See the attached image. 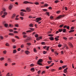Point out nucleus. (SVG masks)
I'll return each mask as SVG.
<instances>
[{
	"label": "nucleus",
	"mask_w": 76,
	"mask_h": 76,
	"mask_svg": "<svg viewBox=\"0 0 76 76\" xmlns=\"http://www.w3.org/2000/svg\"><path fill=\"white\" fill-rule=\"evenodd\" d=\"M29 29H30V30L27 31H26V32L27 33H28V32L30 33V32H33V31H35V28H29Z\"/></svg>",
	"instance_id": "1"
},
{
	"label": "nucleus",
	"mask_w": 76,
	"mask_h": 76,
	"mask_svg": "<svg viewBox=\"0 0 76 76\" xmlns=\"http://www.w3.org/2000/svg\"><path fill=\"white\" fill-rule=\"evenodd\" d=\"M64 16H65V15H60L56 18L55 19L56 20H58V19H61V18H63V17H64Z\"/></svg>",
	"instance_id": "2"
},
{
	"label": "nucleus",
	"mask_w": 76,
	"mask_h": 76,
	"mask_svg": "<svg viewBox=\"0 0 76 76\" xmlns=\"http://www.w3.org/2000/svg\"><path fill=\"white\" fill-rule=\"evenodd\" d=\"M43 61L42 59H39L37 61V64H39V65H40V66H42V64L41 63Z\"/></svg>",
	"instance_id": "3"
},
{
	"label": "nucleus",
	"mask_w": 76,
	"mask_h": 76,
	"mask_svg": "<svg viewBox=\"0 0 76 76\" xmlns=\"http://www.w3.org/2000/svg\"><path fill=\"white\" fill-rule=\"evenodd\" d=\"M42 19H41V18H38L36 19V20H35V22H38L41 20Z\"/></svg>",
	"instance_id": "4"
},
{
	"label": "nucleus",
	"mask_w": 76,
	"mask_h": 76,
	"mask_svg": "<svg viewBox=\"0 0 76 76\" xmlns=\"http://www.w3.org/2000/svg\"><path fill=\"white\" fill-rule=\"evenodd\" d=\"M26 10H27V12H31V8L29 7L26 8Z\"/></svg>",
	"instance_id": "5"
},
{
	"label": "nucleus",
	"mask_w": 76,
	"mask_h": 76,
	"mask_svg": "<svg viewBox=\"0 0 76 76\" xmlns=\"http://www.w3.org/2000/svg\"><path fill=\"white\" fill-rule=\"evenodd\" d=\"M68 69V68H67V67H66V69H64V73H67V70Z\"/></svg>",
	"instance_id": "6"
},
{
	"label": "nucleus",
	"mask_w": 76,
	"mask_h": 76,
	"mask_svg": "<svg viewBox=\"0 0 76 76\" xmlns=\"http://www.w3.org/2000/svg\"><path fill=\"white\" fill-rule=\"evenodd\" d=\"M25 53L27 55H29V53H30V52H29V50H26L25 51Z\"/></svg>",
	"instance_id": "7"
},
{
	"label": "nucleus",
	"mask_w": 76,
	"mask_h": 76,
	"mask_svg": "<svg viewBox=\"0 0 76 76\" xmlns=\"http://www.w3.org/2000/svg\"><path fill=\"white\" fill-rule=\"evenodd\" d=\"M20 15L21 16H24V15H25V13L23 12H21L20 13Z\"/></svg>",
	"instance_id": "8"
},
{
	"label": "nucleus",
	"mask_w": 76,
	"mask_h": 76,
	"mask_svg": "<svg viewBox=\"0 0 76 76\" xmlns=\"http://www.w3.org/2000/svg\"><path fill=\"white\" fill-rule=\"evenodd\" d=\"M42 39V37H39L37 38H36V40L37 41H39L40 39Z\"/></svg>",
	"instance_id": "9"
},
{
	"label": "nucleus",
	"mask_w": 76,
	"mask_h": 76,
	"mask_svg": "<svg viewBox=\"0 0 76 76\" xmlns=\"http://www.w3.org/2000/svg\"><path fill=\"white\" fill-rule=\"evenodd\" d=\"M30 70L32 72H35V69L34 68H32Z\"/></svg>",
	"instance_id": "10"
},
{
	"label": "nucleus",
	"mask_w": 76,
	"mask_h": 76,
	"mask_svg": "<svg viewBox=\"0 0 76 76\" xmlns=\"http://www.w3.org/2000/svg\"><path fill=\"white\" fill-rule=\"evenodd\" d=\"M33 25H34V24L32 23H30L29 25V26H30V27H31V28H32L34 27Z\"/></svg>",
	"instance_id": "11"
},
{
	"label": "nucleus",
	"mask_w": 76,
	"mask_h": 76,
	"mask_svg": "<svg viewBox=\"0 0 76 76\" xmlns=\"http://www.w3.org/2000/svg\"><path fill=\"white\" fill-rule=\"evenodd\" d=\"M13 7V5H10L9 6V9H10V10H11L12 9V8Z\"/></svg>",
	"instance_id": "12"
},
{
	"label": "nucleus",
	"mask_w": 76,
	"mask_h": 76,
	"mask_svg": "<svg viewBox=\"0 0 76 76\" xmlns=\"http://www.w3.org/2000/svg\"><path fill=\"white\" fill-rule=\"evenodd\" d=\"M49 38L50 41H54V38H53V37H50Z\"/></svg>",
	"instance_id": "13"
},
{
	"label": "nucleus",
	"mask_w": 76,
	"mask_h": 76,
	"mask_svg": "<svg viewBox=\"0 0 76 76\" xmlns=\"http://www.w3.org/2000/svg\"><path fill=\"white\" fill-rule=\"evenodd\" d=\"M15 16H16V14H14L12 15V19H13V18H15Z\"/></svg>",
	"instance_id": "14"
},
{
	"label": "nucleus",
	"mask_w": 76,
	"mask_h": 76,
	"mask_svg": "<svg viewBox=\"0 0 76 76\" xmlns=\"http://www.w3.org/2000/svg\"><path fill=\"white\" fill-rule=\"evenodd\" d=\"M69 45H70L71 47H72V48L73 47V45H72V44L71 43L69 42Z\"/></svg>",
	"instance_id": "15"
},
{
	"label": "nucleus",
	"mask_w": 76,
	"mask_h": 76,
	"mask_svg": "<svg viewBox=\"0 0 76 76\" xmlns=\"http://www.w3.org/2000/svg\"><path fill=\"white\" fill-rule=\"evenodd\" d=\"M9 26L10 28H13V25L12 24H10L9 25Z\"/></svg>",
	"instance_id": "16"
},
{
	"label": "nucleus",
	"mask_w": 76,
	"mask_h": 76,
	"mask_svg": "<svg viewBox=\"0 0 76 76\" xmlns=\"http://www.w3.org/2000/svg\"><path fill=\"white\" fill-rule=\"evenodd\" d=\"M4 26H5V27L6 28H7V27H8V24L7 23H5L4 24Z\"/></svg>",
	"instance_id": "17"
},
{
	"label": "nucleus",
	"mask_w": 76,
	"mask_h": 76,
	"mask_svg": "<svg viewBox=\"0 0 76 76\" xmlns=\"http://www.w3.org/2000/svg\"><path fill=\"white\" fill-rule=\"evenodd\" d=\"M14 26L15 27H17V28H18V27H19V24H15L14 25Z\"/></svg>",
	"instance_id": "18"
},
{
	"label": "nucleus",
	"mask_w": 76,
	"mask_h": 76,
	"mask_svg": "<svg viewBox=\"0 0 76 76\" xmlns=\"http://www.w3.org/2000/svg\"><path fill=\"white\" fill-rule=\"evenodd\" d=\"M33 51L34 53H37V50H36V48H34L33 49Z\"/></svg>",
	"instance_id": "19"
},
{
	"label": "nucleus",
	"mask_w": 76,
	"mask_h": 76,
	"mask_svg": "<svg viewBox=\"0 0 76 76\" xmlns=\"http://www.w3.org/2000/svg\"><path fill=\"white\" fill-rule=\"evenodd\" d=\"M16 52H17L16 50V49H14L13 50V53L15 54V53H16Z\"/></svg>",
	"instance_id": "20"
},
{
	"label": "nucleus",
	"mask_w": 76,
	"mask_h": 76,
	"mask_svg": "<svg viewBox=\"0 0 76 76\" xmlns=\"http://www.w3.org/2000/svg\"><path fill=\"white\" fill-rule=\"evenodd\" d=\"M75 31V30H71L70 31H69V33H71V32H74Z\"/></svg>",
	"instance_id": "21"
},
{
	"label": "nucleus",
	"mask_w": 76,
	"mask_h": 76,
	"mask_svg": "<svg viewBox=\"0 0 76 76\" xmlns=\"http://www.w3.org/2000/svg\"><path fill=\"white\" fill-rule=\"evenodd\" d=\"M28 3L29 1H25L23 2V4H27V3Z\"/></svg>",
	"instance_id": "22"
},
{
	"label": "nucleus",
	"mask_w": 76,
	"mask_h": 76,
	"mask_svg": "<svg viewBox=\"0 0 76 76\" xmlns=\"http://www.w3.org/2000/svg\"><path fill=\"white\" fill-rule=\"evenodd\" d=\"M21 12H26V11L25 10L22 9L20 10Z\"/></svg>",
	"instance_id": "23"
},
{
	"label": "nucleus",
	"mask_w": 76,
	"mask_h": 76,
	"mask_svg": "<svg viewBox=\"0 0 76 76\" xmlns=\"http://www.w3.org/2000/svg\"><path fill=\"white\" fill-rule=\"evenodd\" d=\"M9 74L10 73H8L6 75V76H12L13 75V74H11V75H9Z\"/></svg>",
	"instance_id": "24"
},
{
	"label": "nucleus",
	"mask_w": 76,
	"mask_h": 76,
	"mask_svg": "<svg viewBox=\"0 0 76 76\" xmlns=\"http://www.w3.org/2000/svg\"><path fill=\"white\" fill-rule=\"evenodd\" d=\"M34 4H35L36 5H39V2H35L34 3Z\"/></svg>",
	"instance_id": "25"
},
{
	"label": "nucleus",
	"mask_w": 76,
	"mask_h": 76,
	"mask_svg": "<svg viewBox=\"0 0 76 76\" xmlns=\"http://www.w3.org/2000/svg\"><path fill=\"white\" fill-rule=\"evenodd\" d=\"M29 40L28 39H27L25 40V42H29Z\"/></svg>",
	"instance_id": "26"
},
{
	"label": "nucleus",
	"mask_w": 76,
	"mask_h": 76,
	"mask_svg": "<svg viewBox=\"0 0 76 76\" xmlns=\"http://www.w3.org/2000/svg\"><path fill=\"white\" fill-rule=\"evenodd\" d=\"M34 36L36 38H38L39 37L38 34H36Z\"/></svg>",
	"instance_id": "27"
},
{
	"label": "nucleus",
	"mask_w": 76,
	"mask_h": 76,
	"mask_svg": "<svg viewBox=\"0 0 76 76\" xmlns=\"http://www.w3.org/2000/svg\"><path fill=\"white\" fill-rule=\"evenodd\" d=\"M9 35H11V36H13L14 35V34L13 33H10L9 34Z\"/></svg>",
	"instance_id": "28"
},
{
	"label": "nucleus",
	"mask_w": 76,
	"mask_h": 76,
	"mask_svg": "<svg viewBox=\"0 0 76 76\" xmlns=\"http://www.w3.org/2000/svg\"><path fill=\"white\" fill-rule=\"evenodd\" d=\"M4 60V58H0V60L1 61H3V60Z\"/></svg>",
	"instance_id": "29"
},
{
	"label": "nucleus",
	"mask_w": 76,
	"mask_h": 76,
	"mask_svg": "<svg viewBox=\"0 0 76 76\" xmlns=\"http://www.w3.org/2000/svg\"><path fill=\"white\" fill-rule=\"evenodd\" d=\"M7 12H5L3 13V15H5V16H6V15H7Z\"/></svg>",
	"instance_id": "30"
},
{
	"label": "nucleus",
	"mask_w": 76,
	"mask_h": 76,
	"mask_svg": "<svg viewBox=\"0 0 76 76\" xmlns=\"http://www.w3.org/2000/svg\"><path fill=\"white\" fill-rule=\"evenodd\" d=\"M48 6V5L47 4H45L44 5V7H47Z\"/></svg>",
	"instance_id": "31"
},
{
	"label": "nucleus",
	"mask_w": 76,
	"mask_h": 76,
	"mask_svg": "<svg viewBox=\"0 0 76 76\" xmlns=\"http://www.w3.org/2000/svg\"><path fill=\"white\" fill-rule=\"evenodd\" d=\"M49 48H50V47L49 46H47L46 50H47V51H48V50H49Z\"/></svg>",
	"instance_id": "32"
},
{
	"label": "nucleus",
	"mask_w": 76,
	"mask_h": 76,
	"mask_svg": "<svg viewBox=\"0 0 76 76\" xmlns=\"http://www.w3.org/2000/svg\"><path fill=\"white\" fill-rule=\"evenodd\" d=\"M3 11H1L0 13V16H1L2 15H3Z\"/></svg>",
	"instance_id": "33"
},
{
	"label": "nucleus",
	"mask_w": 76,
	"mask_h": 76,
	"mask_svg": "<svg viewBox=\"0 0 76 76\" xmlns=\"http://www.w3.org/2000/svg\"><path fill=\"white\" fill-rule=\"evenodd\" d=\"M55 39L56 40V41H58V40H59V39H58V38H57V37H55Z\"/></svg>",
	"instance_id": "34"
},
{
	"label": "nucleus",
	"mask_w": 76,
	"mask_h": 76,
	"mask_svg": "<svg viewBox=\"0 0 76 76\" xmlns=\"http://www.w3.org/2000/svg\"><path fill=\"white\" fill-rule=\"evenodd\" d=\"M46 14L48 16H50V12H46Z\"/></svg>",
	"instance_id": "35"
},
{
	"label": "nucleus",
	"mask_w": 76,
	"mask_h": 76,
	"mask_svg": "<svg viewBox=\"0 0 76 76\" xmlns=\"http://www.w3.org/2000/svg\"><path fill=\"white\" fill-rule=\"evenodd\" d=\"M42 10L44 12H47V9H43Z\"/></svg>",
	"instance_id": "36"
},
{
	"label": "nucleus",
	"mask_w": 76,
	"mask_h": 76,
	"mask_svg": "<svg viewBox=\"0 0 76 76\" xmlns=\"http://www.w3.org/2000/svg\"><path fill=\"white\" fill-rule=\"evenodd\" d=\"M67 67L66 65H64L62 66L63 69H64L65 67Z\"/></svg>",
	"instance_id": "37"
},
{
	"label": "nucleus",
	"mask_w": 76,
	"mask_h": 76,
	"mask_svg": "<svg viewBox=\"0 0 76 76\" xmlns=\"http://www.w3.org/2000/svg\"><path fill=\"white\" fill-rule=\"evenodd\" d=\"M51 72H54V71H56V69H52L51 70Z\"/></svg>",
	"instance_id": "38"
},
{
	"label": "nucleus",
	"mask_w": 76,
	"mask_h": 76,
	"mask_svg": "<svg viewBox=\"0 0 76 76\" xmlns=\"http://www.w3.org/2000/svg\"><path fill=\"white\" fill-rule=\"evenodd\" d=\"M3 53L4 54H6V53H7V51L6 50H5L3 51Z\"/></svg>",
	"instance_id": "39"
},
{
	"label": "nucleus",
	"mask_w": 76,
	"mask_h": 76,
	"mask_svg": "<svg viewBox=\"0 0 76 76\" xmlns=\"http://www.w3.org/2000/svg\"><path fill=\"white\" fill-rule=\"evenodd\" d=\"M15 38H16L18 39H19V37L18 36H15Z\"/></svg>",
	"instance_id": "40"
},
{
	"label": "nucleus",
	"mask_w": 76,
	"mask_h": 76,
	"mask_svg": "<svg viewBox=\"0 0 76 76\" xmlns=\"http://www.w3.org/2000/svg\"><path fill=\"white\" fill-rule=\"evenodd\" d=\"M30 67H33L34 66V64H31L30 65Z\"/></svg>",
	"instance_id": "41"
},
{
	"label": "nucleus",
	"mask_w": 76,
	"mask_h": 76,
	"mask_svg": "<svg viewBox=\"0 0 76 76\" xmlns=\"http://www.w3.org/2000/svg\"><path fill=\"white\" fill-rule=\"evenodd\" d=\"M58 31L59 32H62V31H63V29H59Z\"/></svg>",
	"instance_id": "42"
},
{
	"label": "nucleus",
	"mask_w": 76,
	"mask_h": 76,
	"mask_svg": "<svg viewBox=\"0 0 76 76\" xmlns=\"http://www.w3.org/2000/svg\"><path fill=\"white\" fill-rule=\"evenodd\" d=\"M66 29H63V32H66Z\"/></svg>",
	"instance_id": "43"
},
{
	"label": "nucleus",
	"mask_w": 76,
	"mask_h": 76,
	"mask_svg": "<svg viewBox=\"0 0 76 76\" xmlns=\"http://www.w3.org/2000/svg\"><path fill=\"white\" fill-rule=\"evenodd\" d=\"M63 38L64 39H65V40H66V41L67 40V38L65 37H63Z\"/></svg>",
	"instance_id": "44"
},
{
	"label": "nucleus",
	"mask_w": 76,
	"mask_h": 76,
	"mask_svg": "<svg viewBox=\"0 0 76 76\" xmlns=\"http://www.w3.org/2000/svg\"><path fill=\"white\" fill-rule=\"evenodd\" d=\"M0 38L1 40H3V36H0Z\"/></svg>",
	"instance_id": "45"
},
{
	"label": "nucleus",
	"mask_w": 76,
	"mask_h": 76,
	"mask_svg": "<svg viewBox=\"0 0 76 76\" xmlns=\"http://www.w3.org/2000/svg\"><path fill=\"white\" fill-rule=\"evenodd\" d=\"M47 53V51H44L43 52V53L44 54H46V53Z\"/></svg>",
	"instance_id": "46"
},
{
	"label": "nucleus",
	"mask_w": 76,
	"mask_h": 76,
	"mask_svg": "<svg viewBox=\"0 0 76 76\" xmlns=\"http://www.w3.org/2000/svg\"><path fill=\"white\" fill-rule=\"evenodd\" d=\"M69 39H70V40H72V39H73V37H71L70 38H69Z\"/></svg>",
	"instance_id": "47"
},
{
	"label": "nucleus",
	"mask_w": 76,
	"mask_h": 76,
	"mask_svg": "<svg viewBox=\"0 0 76 76\" xmlns=\"http://www.w3.org/2000/svg\"><path fill=\"white\" fill-rule=\"evenodd\" d=\"M45 71H42V75L43 74H45Z\"/></svg>",
	"instance_id": "48"
},
{
	"label": "nucleus",
	"mask_w": 76,
	"mask_h": 76,
	"mask_svg": "<svg viewBox=\"0 0 76 76\" xmlns=\"http://www.w3.org/2000/svg\"><path fill=\"white\" fill-rule=\"evenodd\" d=\"M58 2H59V1L58 0H56L55 1V3H58Z\"/></svg>",
	"instance_id": "49"
},
{
	"label": "nucleus",
	"mask_w": 76,
	"mask_h": 76,
	"mask_svg": "<svg viewBox=\"0 0 76 76\" xmlns=\"http://www.w3.org/2000/svg\"><path fill=\"white\" fill-rule=\"evenodd\" d=\"M55 54H56V56H58V53H57V52H55Z\"/></svg>",
	"instance_id": "50"
},
{
	"label": "nucleus",
	"mask_w": 76,
	"mask_h": 76,
	"mask_svg": "<svg viewBox=\"0 0 76 76\" xmlns=\"http://www.w3.org/2000/svg\"><path fill=\"white\" fill-rule=\"evenodd\" d=\"M20 19H21V20H23V17H20Z\"/></svg>",
	"instance_id": "51"
},
{
	"label": "nucleus",
	"mask_w": 76,
	"mask_h": 76,
	"mask_svg": "<svg viewBox=\"0 0 76 76\" xmlns=\"http://www.w3.org/2000/svg\"><path fill=\"white\" fill-rule=\"evenodd\" d=\"M6 46H8V47H9V44L8 43H7L6 44Z\"/></svg>",
	"instance_id": "52"
},
{
	"label": "nucleus",
	"mask_w": 76,
	"mask_h": 76,
	"mask_svg": "<svg viewBox=\"0 0 76 76\" xmlns=\"http://www.w3.org/2000/svg\"><path fill=\"white\" fill-rule=\"evenodd\" d=\"M14 34H18V32L17 31H14Z\"/></svg>",
	"instance_id": "53"
},
{
	"label": "nucleus",
	"mask_w": 76,
	"mask_h": 76,
	"mask_svg": "<svg viewBox=\"0 0 76 76\" xmlns=\"http://www.w3.org/2000/svg\"><path fill=\"white\" fill-rule=\"evenodd\" d=\"M21 48H23V47H24V45H21Z\"/></svg>",
	"instance_id": "54"
},
{
	"label": "nucleus",
	"mask_w": 76,
	"mask_h": 76,
	"mask_svg": "<svg viewBox=\"0 0 76 76\" xmlns=\"http://www.w3.org/2000/svg\"><path fill=\"white\" fill-rule=\"evenodd\" d=\"M12 42H14L15 41V39H12Z\"/></svg>",
	"instance_id": "55"
},
{
	"label": "nucleus",
	"mask_w": 76,
	"mask_h": 76,
	"mask_svg": "<svg viewBox=\"0 0 76 76\" xmlns=\"http://www.w3.org/2000/svg\"><path fill=\"white\" fill-rule=\"evenodd\" d=\"M27 45H31V44L29 43H27Z\"/></svg>",
	"instance_id": "56"
},
{
	"label": "nucleus",
	"mask_w": 76,
	"mask_h": 76,
	"mask_svg": "<svg viewBox=\"0 0 76 76\" xmlns=\"http://www.w3.org/2000/svg\"><path fill=\"white\" fill-rule=\"evenodd\" d=\"M41 44L42 45H45V42H42Z\"/></svg>",
	"instance_id": "57"
},
{
	"label": "nucleus",
	"mask_w": 76,
	"mask_h": 76,
	"mask_svg": "<svg viewBox=\"0 0 76 76\" xmlns=\"http://www.w3.org/2000/svg\"><path fill=\"white\" fill-rule=\"evenodd\" d=\"M48 58H49V60H52V58H51V57L50 56H49Z\"/></svg>",
	"instance_id": "58"
},
{
	"label": "nucleus",
	"mask_w": 76,
	"mask_h": 76,
	"mask_svg": "<svg viewBox=\"0 0 76 76\" xmlns=\"http://www.w3.org/2000/svg\"><path fill=\"white\" fill-rule=\"evenodd\" d=\"M62 69V67H60L59 68H58V69L59 70H61Z\"/></svg>",
	"instance_id": "59"
},
{
	"label": "nucleus",
	"mask_w": 76,
	"mask_h": 76,
	"mask_svg": "<svg viewBox=\"0 0 76 76\" xmlns=\"http://www.w3.org/2000/svg\"><path fill=\"white\" fill-rule=\"evenodd\" d=\"M6 17V15H2L1 16L2 18H5Z\"/></svg>",
	"instance_id": "60"
},
{
	"label": "nucleus",
	"mask_w": 76,
	"mask_h": 76,
	"mask_svg": "<svg viewBox=\"0 0 76 76\" xmlns=\"http://www.w3.org/2000/svg\"><path fill=\"white\" fill-rule=\"evenodd\" d=\"M60 13V11L56 12V13H57L58 14H59V13Z\"/></svg>",
	"instance_id": "61"
},
{
	"label": "nucleus",
	"mask_w": 76,
	"mask_h": 76,
	"mask_svg": "<svg viewBox=\"0 0 76 76\" xmlns=\"http://www.w3.org/2000/svg\"><path fill=\"white\" fill-rule=\"evenodd\" d=\"M63 26V24L59 26V28H62Z\"/></svg>",
	"instance_id": "62"
},
{
	"label": "nucleus",
	"mask_w": 76,
	"mask_h": 76,
	"mask_svg": "<svg viewBox=\"0 0 76 76\" xmlns=\"http://www.w3.org/2000/svg\"><path fill=\"white\" fill-rule=\"evenodd\" d=\"M58 47H61V44H59L58 45Z\"/></svg>",
	"instance_id": "63"
},
{
	"label": "nucleus",
	"mask_w": 76,
	"mask_h": 76,
	"mask_svg": "<svg viewBox=\"0 0 76 76\" xmlns=\"http://www.w3.org/2000/svg\"><path fill=\"white\" fill-rule=\"evenodd\" d=\"M71 29H75V27L74 26H72L71 28Z\"/></svg>",
	"instance_id": "64"
}]
</instances>
